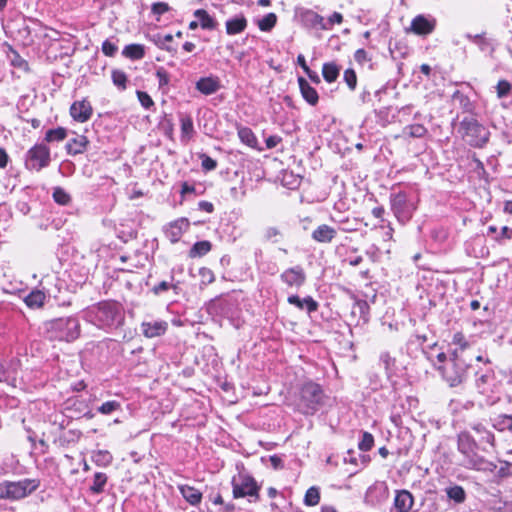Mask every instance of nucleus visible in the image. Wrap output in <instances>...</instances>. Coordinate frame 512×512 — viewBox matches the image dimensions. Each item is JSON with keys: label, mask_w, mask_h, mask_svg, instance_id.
<instances>
[{"label": "nucleus", "mask_w": 512, "mask_h": 512, "mask_svg": "<svg viewBox=\"0 0 512 512\" xmlns=\"http://www.w3.org/2000/svg\"><path fill=\"white\" fill-rule=\"evenodd\" d=\"M465 38L475 44L482 53L490 56L495 52L496 41L494 38L488 36L486 32L480 34H465Z\"/></svg>", "instance_id": "f8f14e48"}, {"label": "nucleus", "mask_w": 512, "mask_h": 512, "mask_svg": "<svg viewBox=\"0 0 512 512\" xmlns=\"http://www.w3.org/2000/svg\"><path fill=\"white\" fill-rule=\"evenodd\" d=\"M122 54L130 59L139 60L142 59L145 55L144 47L140 44H129L125 46L122 51Z\"/></svg>", "instance_id": "7c9ffc66"}, {"label": "nucleus", "mask_w": 512, "mask_h": 512, "mask_svg": "<svg viewBox=\"0 0 512 512\" xmlns=\"http://www.w3.org/2000/svg\"><path fill=\"white\" fill-rule=\"evenodd\" d=\"M45 331L51 340L71 342L80 335V323L72 316L56 318L45 323Z\"/></svg>", "instance_id": "7ed1b4c3"}, {"label": "nucleus", "mask_w": 512, "mask_h": 512, "mask_svg": "<svg viewBox=\"0 0 512 512\" xmlns=\"http://www.w3.org/2000/svg\"><path fill=\"white\" fill-rule=\"evenodd\" d=\"M447 497L456 504H462L466 500V492L460 485H453L445 489Z\"/></svg>", "instance_id": "c85d7f7f"}, {"label": "nucleus", "mask_w": 512, "mask_h": 512, "mask_svg": "<svg viewBox=\"0 0 512 512\" xmlns=\"http://www.w3.org/2000/svg\"><path fill=\"white\" fill-rule=\"evenodd\" d=\"M182 131L184 133H189L193 131V124L190 119L183 120L181 125Z\"/></svg>", "instance_id": "338daca9"}, {"label": "nucleus", "mask_w": 512, "mask_h": 512, "mask_svg": "<svg viewBox=\"0 0 512 512\" xmlns=\"http://www.w3.org/2000/svg\"><path fill=\"white\" fill-rule=\"evenodd\" d=\"M199 157L201 159V166H202L203 170L212 171V170L216 169V167H217L216 160L212 159L210 156H208L206 154H201Z\"/></svg>", "instance_id": "09e8293b"}, {"label": "nucleus", "mask_w": 512, "mask_h": 512, "mask_svg": "<svg viewBox=\"0 0 512 512\" xmlns=\"http://www.w3.org/2000/svg\"><path fill=\"white\" fill-rule=\"evenodd\" d=\"M0 499H9L8 481L0 483Z\"/></svg>", "instance_id": "0e129e2a"}, {"label": "nucleus", "mask_w": 512, "mask_h": 512, "mask_svg": "<svg viewBox=\"0 0 512 512\" xmlns=\"http://www.w3.org/2000/svg\"><path fill=\"white\" fill-rule=\"evenodd\" d=\"M212 249V244L208 240L198 241L193 244L191 249L189 250L190 258H198L203 257L207 253H209Z\"/></svg>", "instance_id": "cd10ccee"}, {"label": "nucleus", "mask_w": 512, "mask_h": 512, "mask_svg": "<svg viewBox=\"0 0 512 512\" xmlns=\"http://www.w3.org/2000/svg\"><path fill=\"white\" fill-rule=\"evenodd\" d=\"M458 132L470 146L482 148L489 140V130L475 118L465 117L459 125Z\"/></svg>", "instance_id": "423d86ee"}, {"label": "nucleus", "mask_w": 512, "mask_h": 512, "mask_svg": "<svg viewBox=\"0 0 512 512\" xmlns=\"http://www.w3.org/2000/svg\"><path fill=\"white\" fill-rule=\"evenodd\" d=\"M189 226L190 223L187 218H179L169 225L166 235L172 243H177Z\"/></svg>", "instance_id": "a211bd4d"}, {"label": "nucleus", "mask_w": 512, "mask_h": 512, "mask_svg": "<svg viewBox=\"0 0 512 512\" xmlns=\"http://www.w3.org/2000/svg\"><path fill=\"white\" fill-rule=\"evenodd\" d=\"M270 463L275 469H279L283 467V461L280 457L273 455L270 457Z\"/></svg>", "instance_id": "69168bd1"}, {"label": "nucleus", "mask_w": 512, "mask_h": 512, "mask_svg": "<svg viewBox=\"0 0 512 512\" xmlns=\"http://www.w3.org/2000/svg\"><path fill=\"white\" fill-rule=\"evenodd\" d=\"M468 368L469 365L458 350H453L450 353L449 360L444 365L436 366V369L450 387L459 386L465 381Z\"/></svg>", "instance_id": "20e7f679"}, {"label": "nucleus", "mask_w": 512, "mask_h": 512, "mask_svg": "<svg viewBox=\"0 0 512 512\" xmlns=\"http://www.w3.org/2000/svg\"><path fill=\"white\" fill-rule=\"evenodd\" d=\"M53 199L60 205H67L71 201L70 195L61 187H56L54 189Z\"/></svg>", "instance_id": "37998d69"}, {"label": "nucleus", "mask_w": 512, "mask_h": 512, "mask_svg": "<svg viewBox=\"0 0 512 512\" xmlns=\"http://www.w3.org/2000/svg\"><path fill=\"white\" fill-rule=\"evenodd\" d=\"M92 460L97 466L106 467L112 463L113 456L107 450H98V451L94 452V454L92 456Z\"/></svg>", "instance_id": "72a5a7b5"}, {"label": "nucleus", "mask_w": 512, "mask_h": 512, "mask_svg": "<svg viewBox=\"0 0 512 512\" xmlns=\"http://www.w3.org/2000/svg\"><path fill=\"white\" fill-rule=\"evenodd\" d=\"M511 84L506 80H500L496 86L498 98H504L511 92Z\"/></svg>", "instance_id": "de8ad7c7"}, {"label": "nucleus", "mask_w": 512, "mask_h": 512, "mask_svg": "<svg viewBox=\"0 0 512 512\" xmlns=\"http://www.w3.org/2000/svg\"><path fill=\"white\" fill-rule=\"evenodd\" d=\"M152 13L156 15H162L170 10V7L165 2H156L151 7Z\"/></svg>", "instance_id": "864d4df0"}, {"label": "nucleus", "mask_w": 512, "mask_h": 512, "mask_svg": "<svg viewBox=\"0 0 512 512\" xmlns=\"http://www.w3.org/2000/svg\"><path fill=\"white\" fill-rule=\"evenodd\" d=\"M50 149L45 144H36L27 152L26 167L40 171L50 164Z\"/></svg>", "instance_id": "6e6552de"}, {"label": "nucleus", "mask_w": 512, "mask_h": 512, "mask_svg": "<svg viewBox=\"0 0 512 512\" xmlns=\"http://www.w3.org/2000/svg\"><path fill=\"white\" fill-rule=\"evenodd\" d=\"M112 81L121 90L126 89L127 76L122 70L114 69L111 73Z\"/></svg>", "instance_id": "a19ab883"}, {"label": "nucleus", "mask_w": 512, "mask_h": 512, "mask_svg": "<svg viewBox=\"0 0 512 512\" xmlns=\"http://www.w3.org/2000/svg\"><path fill=\"white\" fill-rule=\"evenodd\" d=\"M46 295L41 290L31 291L24 299V302L29 308L38 309L44 305Z\"/></svg>", "instance_id": "bb28decb"}, {"label": "nucleus", "mask_w": 512, "mask_h": 512, "mask_svg": "<svg viewBox=\"0 0 512 512\" xmlns=\"http://www.w3.org/2000/svg\"><path fill=\"white\" fill-rule=\"evenodd\" d=\"M298 84L302 97L310 104L316 105L319 100V96L315 88H313L305 78L299 77Z\"/></svg>", "instance_id": "b1692460"}, {"label": "nucleus", "mask_w": 512, "mask_h": 512, "mask_svg": "<svg viewBox=\"0 0 512 512\" xmlns=\"http://www.w3.org/2000/svg\"><path fill=\"white\" fill-rule=\"evenodd\" d=\"M263 240L270 243H278L283 238L282 231L275 226L266 227L262 232Z\"/></svg>", "instance_id": "473e14b6"}, {"label": "nucleus", "mask_w": 512, "mask_h": 512, "mask_svg": "<svg viewBox=\"0 0 512 512\" xmlns=\"http://www.w3.org/2000/svg\"><path fill=\"white\" fill-rule=\"evenodd\" d=\"M452 344L457 345L459 347L456 348L455 350H458L460 355H463L465 349L469 347V342L466 340L465 336L461 332H457L453 335Z\"/></svg>", "instance_id": "c03bdc74"}, {"label": "nucleus", "mask_w": 512, "mask_h": 512, "mask_svg": "<svg viewBox=\"0 0 512 512\" xmlns=\"http://www.w3.org/2000/svg\"><path fill=\"white\" fill-rule=\"evenodd\" d=\"M238 136L240 140L250 147H254L257 143V139L250 128L242 127L238 130Z\"/></svg>", "instance_id": "58836bf2"}, {"label": "nucleus", "mask_w": 512, "mask_h": 512, "mask_svg": "<svg viewBox=\"0 0 512 512\" xmlns=\"http://www.w3.org/2000/svg\"><path fill=\"white\" fill-rule=\"evenodd\" d=\"M248 20L244 14H237L225 22L226 33L229 36L240 34L246 30Z\"/></svg>", "instance_id": "f3484780"}, {"label": "nucleus", "mask_w": 512, "mask_h": 512, "mask_svg": "<svg viewBox=\"0 0 512 512\" xmlns=\"http://www.w3.org/2000/svg\"><path fill=\"white\" fill-rule=\"evenodd\" d=\"M457 449L463 456L461 465L467 469L492 471L496 466L477 452L478 444L468 432H461L457 439Z\"/></svg>", "instance_id": "f257e3e1"}, {"label": "nucleus", "mask_w": 512, "mask_h": 512, "mask_svg": "<svg viewBox=\"0 0 512 512\" xmlns=\"http://www.w3.org/2000/svg\"><path fill=\"white\" fill-rule=\"evenodd\" d=\"M472 429L481 437V440L490 444L494 445L495 437L492 432L486 429V427L481 424L477 423L472 426Z\"/></svg>", "instance_id": "e433bc0d"}, {"label": "nucleus", "mask_w": 512, "mask_h": 512, "mask_svg": "<svg viewBox=\"0 0 512 512\" xmlns=\"http://www.w3.org/2000/svg\"><path fill=\"white\" fill-rule=\"evenodd\" d=\"M137 97L141 105L146 109L154 105L152 98L146 92L137 91Z\"/></svg>", "instance_id": "3c124183"}, {"label": "nucleus", "mask_w": 512, "mask_h": 512, "mask_svg": "<svg viewBox=\"0 0 512 512\" xmlns=\"http://www.w3.org/2000/svg\"><path fill=\"white\" fill-rule=\"evenodd\" d=\"M343 77H344V81L346 82L347 86L351 90H354L357 85V76H356L355 71L353 69H346L344 71Z\"/></svg>", "instance_id": "49530a36"}, {"label": "nucleus", "mask_w": 512, "mask_h": 512, "mask_svg": "<svg viewBox=\"0 0 512 512\" xmlns=\"http://www.w3.org/2000/svg\"><path fill=\"white\" fill-rule=\"evenodd\" d=\"M108 477L105 473L96 472L93 476V482L90 486V491L93 494H100L104 492V488L107 484Z\"/></svg>", "instance_id": "2f4dec72"}, {"label": "nucleus", "mask_w": 512, "mask_h": 512, "mask_svg": "<svg viewBox=\"0 0 512 512\" xmlns=\"http://www.w3.org/2000/svg\"><path fill=\"white\" fill-rule=\"evenodd\" d=\"M393 505L397 512H409L414 505V497L408 490H397Z\"/></svg>", "instance_id": "dca6fc26"}, {"label": "nucleus", "mask_w": 512, "mask_h": 512, "mask_svg": "<svg viewBox=\"0 0 512 512\" xmlns=\"http://www.w3.org/2000/svg\"><path fill=\"white\" fill-rule=\"evenodd\" d=\"M40 481L38 479H23L20 481H8L9 500H20L38 489Z\"/></svg>", "instance_id": "9d476101"}, {"label": "nucleus", "mask_w": 512, "mask_h": 512, "mask_svg": "<svg viewBox=\"0 0 512 512\" xmlns=\"http://www.w3.org/2000/svg\"><path fill=\"white\" fill-rule=\"evenodd\" d=\"M325 22L329 25V30L334 24H341L343 22V15L339 12H334Z\"/></svg>", "instance_id": "5fc2aeb1"}, {"label": "nucleus", "mask_w": 512, "mask_h": 512, "mask_svg": "<svg viewBox=\"0 0 512 512\" xmlns=\"http://www.w3.org/2000/svg\"><path fill=\"white\" fill-rule=\"evenodd\" d=\"M511 239L512 238V229L507 226L502 227L501 233L495 237L496 241H500L501 239Z\"/></svg>", "instance_id": "bf43d9fd"}, {"label": "nucleus", "mask_w": 512, "mask_h": 512, "mask_svg": "<svg viewBox=\"0 0 512 512\" xmlns=\"http://www.w3.org/2000/svg\"><path fill=\"white\" fill-rule=\"evenodd\" d=\"M287 301L301 310L306 309L309 314L317 311L319 307L317 301L311 296L300 299L297 295H290Z\"/></svg>", "instance_id": "4be33fe9"}, {"label": "nucleus", "mask_w": 512, "mask_h": 512, "mask_svg": "<svg viewBox=\"0 0 512 512\" xmlns=\"http://www.w3.org/2000/svg\"><path fill=\"white\" fill-rule=\"evenodd\" d=\"M193 15L198 19L200 27L204 30H215L218 27L216 19L204 9L195 10Z\"/></svg>", "instance_id": "393cba45"}, {"label": "nucleus", "mask_w": 512, "mask_h": 512, "mask_svg": "<svg viewBox=\"0 0 512 512\" xmlns=\"http://www.w3.org/2000/svg\"><path fill=\"white\" fill-rule=\"evenodd\" d=\"M380 360L386 370H389L390 367L394 365V359L388 353L381 354Z\"/></svg>", "instance_id": "13d9d810"}, {"label": "nucleus", "mask_w": 512, "mask_h": 512, "mask_svg": "<svg viewBox=\"0 0 512 512\" xmlns=\"http://www.w3.org/2000/svg\"><path fill=\"white\" fill-rule=\"evenodd\" d=\"M320 501V492L316 487H310L305 494L304 503L308 506H315Z\"/></svg>", "instance_id": "ea45409f"}, {"label": "nucleus", "mask_w": 512, "mask_h": 512, "mask_svg": "<svg viewBox=\"0 0 512 512\" xmlns=\"http://www.w3.org/2000/svg\"><path fill=\"white\" fill-rule=\"evenodd\" d=\"M490 379V375L489 374H481L480 376H478L476 378V386L478 389H481L482 392L484 391V386L488 383Z\"/></svg>", "instance_id": "6e6d98bb"}, {"label": "nucleus", "mask_w": 512, "mask_h": 512, "mask_svg": "<svg viewBox=\"0 0 512 512\" xmlns=\"http://www.w3.org/2000/svg\"><path fill=\"white\" fill-rule=\"evenodd\" d=\"M324 404V392L315 382H305L300 388L298 409L305 415H313Z\"/></svg>", "instance_id": "39448f33"}, {"label": "nucleus", "mask_w": 512, "mask_h": 512, "mask_svg": "<svg viewBox=\"0 0 512 512\" xmlns=\"http://www.w3.org/2000/svg\"><path fill=\"white\" fill-rule=\"evenodd\" d=\"M374 444V437L369 432H364L362 434V439L360 440L358 447L361 451H369L373 447Z\"/></svg>", "instance_id": "a18cd8bd"}, {"label": "nucleus", "mask_w": 512, "mask_h": 512, "mask_svg": "<svg viewBox=\"0 0 512 512\" xmlns=\"http://www.w3.org/2000/svg\"><path fill=\"white\" fill-rule=\"evenodd\" d=\"M302 19L306 25L312 28L329 30V25L325 22V19L313 10H305L302 13Z\"/></svg>", "instance_id": "412c9836"}, {"label": "nucleus", "mask_w": 512, "mask_h": 512, "mask_svg": "<svg viewBox=\"0 0 512 512\" xmlns=\"http://www.w3.org/2000/svg\"><path fill=\"white\" fill-rule=\"evenodd\" d=\"M336 235L337 231L335 228L327 224H321L312 232L311 237L318 243L326 244L331 243Z\"/></svg>", "instance_id": "6ab92c4d"}, {"label": "nucleus", "mask_w": 512, "mask_h": 512, "mask_svg": "<svg viewBox=\"0 0 512 512\" xmlns=\"http://www.w3.org/2000/svg\"><path fill=\"white\" fill-rule=\"evenodd\" d=\"M281 142V137L277 135L269 136L265 140L266 147L269 149L275 148Z\"/></svg>", "instance_id": "4d7b16f0"}, {"label": "nucleus", "mask_w": 512, "mask_h": 512, "mask_svg": "<svg viewBox=\"0 0 512 512\" xmlns=\"http://www.w3.org/2000/svg\"><path fill=\"white\" fill-rule=\"evenodd\" d=\"M390 203L394 215L400 222L405 223L410 220L415 207L408 202L407 195L404 192L392 194Z\"/></svg>", "instance_id": "1a4fd4ad"}, {"label": "nucleus", "mask_w": 512, "mask_h": 512, "mask_svg": "<svg viewBox=\"0 0 512 512\" xmlns=\"http://www.w3.org/2000/svg\"><path fill=\"white\" fill-rule=\"evenodd\" d=\"M8 163V154L3 148H0V168H5Z\"/></svg>", "instance_id": "774afa93"}, {"label": "nucleus", "mask_w": 512, "mask_h": 512, "mask_svg": "<svg viewBox=\"0 0 512 512\" xmlns=\"http://www.w3.org/2000/svg\"><path fill=\"white\" fill-rule=\"evenodd\" d=\"M198 207L200 210L205 211L207 213H212L214 211V205L208 201H200L198 203Z\"/></svg>", "instance_id": "680f3d73"}, {"label": "nucleus", "mask_w": 512, "mask_h": 512, "mask_svg": "<svg viewBox=\"0 0 512 512\" xmlns=\"http://www.w3.org/2000/svg\"><path fill=\"white\" fill-rule=\"evenodd\" d=\"M168 329V323L164 320L144 321L141 323V330L146 338L162 336Z\"/></svg>", "instance_id": "4468645a"}, {"label": "nucleus", "mask_w": 512, "mask_h": 512, "mask_svg": "<svg viewBox=\"0 0 512 512\" xmlns=\"http://www.w3.org/2000/svg\"><path fill=\"white\" fill-rule=\"evenodd\" d=\"M340 68L334 62L324 63L322 67V75L325 81L332 83L339 76Z\"/></svg>", "instance_id": "c756f323"}, {"label": "nucleus", "mask_w": 512, "mask_h": 512, "mask_svg": "<svg viewBox=\"0 0 512 512\" xmlns=\"http://www.w3.org/2000/svg\"><path fill=\"white\" fill-rule=\"evenodd\" d=\"M118 50V47L116 44L112 43L111 41L109 40H105L103 43H102V52L106 55V56H109V57H112L115 55V53L117 52Z\"/></svg>", "instance_id": "8fccbe9b"}, {"label": "nucleus", "mask_w": 512, "mask_h": 512, "mask_svg": "<svg viewBox=\"0 0 512 512\" xmlns=\"http://www.w3.org/2000/svg\"><path fill=\"white\" fill-rule=\"evenodd\" d=\"M427 132V128L422 124H411L403 129V134L412 138H422Z\"/></svg>", "instance_id": "f704fd0d"}, {"label": "nucleus", "mask_w": 512, "mask_h": 512, "mask_svg": "<svg viewBox=\"0 0 512 512\" xmlns=\"http://www.w3.org/2000/svg\"><path fill=\"white\" fill-rule=\"evenodd\" d=\"M221 88L218 77H202L196 82V89L204 95L216 93Z\"/></svg>", "instance_id": "aec40b11"}, {"label": "nucleus", "mask_w": 512, "mask_h": 512, "mask_svg": "<svg viewBox=\"0 0 512 512\" xmlns=\"http://www.w3.org/2000/svg\"><path fill=\"white\" fill-rule=\"evenodd\" d=\"M169 288L170 284L166 281H162L158 285L154 286L153 292L158 295L164 291H167Z\"/></svg>", "instance_id": "e2e57ef3"}, {"label": "nucleus", "mask_w": 512, "mask_h": 512, "mask_svg": "<svg viewBox=\"0 0 512 512\" xmlns=\"http://www.w3.org/2000/svg\"><path fill=\"white\" fill-rule=\"evenodd\" d=\"M233 497H252L253 501H257L259 498V489L255 479L245 472H240L237 476L232 479Z\"/></svg>", "instance_id": "0eeeda50"}, {"label": "nucleus", "mask_w": 512, "mask_h": 512, "mask_svg": "<svg viewBox=\"0 0 512 512\" xmlns=\"http://www.w3.org/2000/svg\"><path fill=\"white\" fill-rule=\"evenodd\" d=\"M178 489L183 498L191 505L196 506L202 500V493L189 485H179Z\"/></svg>", "instance_id": "a878e982"}, {"label": "nucleus", "mask_w": 512, "mask_h": 512, "mask_svg": "<svg viewBox=\"0 0 512 512\" xmlns=\"http://www.w3.org/2000/svg\"><path fill=\"white\" fill-rule=\"evenodd\" d=\"M87 316L90 321L101 329H113L119 327L124 321L121 307L110 301L100 302L89 309Z\"/></svg>", "instance_id": "f03ea898"}, {"label": "nucleus", "mask_w": 512, "mask_h": 512, "mask_svg": "<svg viewBox=\"0 0 512 512\" xmlns=\"http://www.w3.org/2000/svg\"><path fill=\"white\" fill-rule=\"evenodd\" d=\"M120 409H121L120 402H118L116 400H111V401L104 402L102 405H100L97 408V411L103 415H109V414H111L115 411H118Z\"/></svg>", "instance_id": "79ce46f5"}, {"label": "nucleus", "mask_w": 512, "mask_h": 512, "mask_svg": "<svg viewBox=\"0 0 512 512\" xmlns=\"http://www.w3.org/2000/svg\"><path fill=\"white\" fill-rule=\"evenodd\" d=\"M156 77L158 78L159 87L162 88L163 86L168 85L169 83V74L167 71L163 68H159L156 71Z\"/></svg>", "instance_id": "603ef678"}, {"label": "nucleus", "mask_w": 512, "mask_h": 512, "mask_svg": "<svg viewBox=\"0 0 512 512\" xmlns=\"http://www.w3.org/2000/svg\"><path fill=\"white\" fill-rule=\"evenodd\" d=\"M89 141L84 135H76L66 143V150L69 155L82 154L86 151Z\"/></svg>", "instance_id": "5701e85b"}, {"label": "nucleus", "mask_w": 512, "mask_h": 512, "mask_svg": "<svg viewBox=\"0 0 512 512\" xmlns=\"http://www.w3.org/2000/svg\"><path fill=\"white\" fill-rule=\"evenodd\" d=\"M67 137V130L63 127H58L55 129H50L45 134V140L47 142H59L64 140Z\"/></svg>", "instance_id": "4c0bfd02"}, {"label": "nucleus", "mask_w": 512, "mask_h": 512, "mask_svg": "<svg viewBox=\"0 0 512 512\" xmlns=\"http://www.w3.org/2000/svg\"><path fill=\"white\" fill-rule=\"evenodd\" d=\"M354 58L358 63L362 64L368 59L367 52L364 49H358L354 54Z\"/></svg>", "instance_id": "052dcab7"}, {"label": "nucleus", "mask_w": 512, "mask_h": 512, "mask_svg": "<svg viewBox=\"0 0 512 512\" xmlns=\"http://www.w3.org/2000/svg\"><path fill=\"white\" fill-rule=\"evenodd\" d=\"M277 23V16L275 13L266 14L261 20L258 21V27L263 32L271 31Z\"/></svg>", "instance_id": "c9c22d12"}, {"label": "nucleus", "mask_w": 512, "mask_h": 512, "mask_svg": "<svg viewBox=\"0 0 512 512\" xmlns=\"http://www.w3.org/2000/svg\"><path fill=\"white\" fill-rule=\"evenodd\" d=\"M70 115L80 123L86 122L92 115V106L86 100L76 101L70 107Z\"/></svg>", "instance_id": "2eb2a0df"}, {"label": "nucleus", "mask_w": 512, "mask_h": 512, "mask_svg": "<svg viewBox=\"0 0 512 512\" xmlns=\"http://www.w3.org/2000/svg\"><path fill=\"white\" fill-rule=\"evenodd\" d=\"M281 280L290 287L299 288L306 280V275L301 266L286 269L281 275Z\"/></svg>", "instance_id": "ddd939ff"}, {"label": "nucleus", "mask_w": 512, "mask_h": 512, "mask_svg": "<svg viewBox=\"0 0 512 512\" xmlns=\"http://www.w3.org/2000/svg\"><path fill=\"white\" fill-rule=\"evenodd\" d=\"M435 27V18L421 14L412 19L408 31L418 36H427L435 30Z\"/></svg>", "instance_id": "9b49d317"}]
</instances>
